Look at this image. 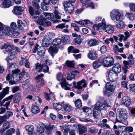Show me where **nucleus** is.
Wrapping results in <instances>:
<instances>
[{
  "label": "nucleus",
  "mask_w": 135,
  "mask_h": 135,
  "mask_svg": "<svg viewBox=\"0 0 135 135\" xmlns=\"http://www.w3.org/2000/svg\"><path fill=\"white\" fill-rule=\"evenodd\" d=\"M71 27L74 28V30L78 32L79 30V27L75 23H72L71 24Z\"/></svg>",
  "instance_id": "obj_51"
},
{
  "label": "nucleus",
  "mask_w": 135,
  "mask_h": 135,
  "mask_svg": "<svg viewBox=\"0 0 135 135\" xmlns=\"http://www.w3.org/2000/svg\"><path fill=\"white\" fill-rule=\"evenodd\" d=\"M54 128V126L53 125H50L46 127V129L47 130V133L48 134L50 133V131L53 128Z\"/></svg>",
  "instance_id": "obj_53"
},
{
  "label": "nucleus",
  "mask_w": 135,
  "mask_h": 135,
  "mask_svg": "<svg viewBox=\"0 0 135 135\" xmlns=\"http://www.w3.org/2000/svg\"><path fill=\"white\" fill-rule=\"evenodd\" d=\"M105 83H107L106 84L105 87L106 90H111L112 91L115 89V88L113 85L108 83V82H106L105 81Z\"/></svg>",
  "instance_id": "obj_34"
},
{
  "label": "nucleus",
  "mask_w": 135,
  "mask_h": 135,
  "mask_svg": "<svg viewBox=\"0 0 135 135\" xmlns=\"http://www.w3.org/2000/svg\"><path fill=\"white\" fill-rule=\"evenodd\" d=\"M130 90L132 92H135V84H130L129 85Z\"/></svg>",
  "instance_id": "obj_55"
},
{
  "label": "nucleus",
  "mask_w": 135,
  "mask_h": 135,
  "mask_svg": "<svg viewBox=\"0 0 135 135\" xmlns=\"http://www.w3.org/2000/svg\"><path fill=\"white\" fill-rule=\"evenodd\" d=\"M17 25L19 28L21 30L24 29L25 27V24L21 20H18V21Z\"/></svg>",
  "instance_id": "obj_37"
},
{
  "label": "nucleus",
  "mask_w": 135,
  "mask_h": 135,
  "mask_svg": "<svg viewBox=\"0 0 135 135\" xmlns=\"http://www.w3.org/2000/svg\"><path fill=\"white\" fill-rule=\"evenodd\" d=\"M56 78L57 80L60 81L61 82L65 81V77L63 76L61 73H58L56 75Z\"/></svg>",
  "instance_id": "obj_32"
},
{
  "label": "nucleus",
  "mask_w": 135,
  "mask_h": 135,
  "mask_svg": "<svg viewBox=\"0 0 135 135\" xmlns=\"http://www.w3.org/2000/svg\"><path fill=\"white\" fill-rule=\"evenodd\" d=\"M61 42V40L59 38H56L53 41V44L55 46H56L60 45Z\"/></svg>",
  "instance_id": "obj_39"
},
{
  "label": "nucleus",
  "mask_w": 135,
  "mask_h": 135,
  "mask_svg": "<svg viewBox=\"0 0 135 135\" xmlns=\"http://www.w3.org/2000/svg\"><path fill=\"white\" fill-rule=\"evenodd\" d=\"M9 30V28L8 26L4 25L0 22V35L4 36L6 35L7 32H9L7 31Z\"/></svg>",
  "instance_id": "obj_7"
},
{
  "label": "nucleus",
  "mask_w": 135,
  "mask_h": 135,
  "mask_svg": "<svg viewBox=\"0 0 135 135\" xmlns=\"http://www.w3.org/2000/svg\"><path fill=\"white\" fill-rule=\"evenodd\" d=\"M73 87H74L75 88L79 90L82 89V88L80 85L78 81L76 83L75 81H74L73 83Z\"/></svg>",
  "instance_id": "obj_43"
},
{
  "label": "nucleus",
  "mask_w": 135,
  "mask_h": 135,
  "mask_svg": "<svg viewBox=\"0 0 135 135\" xmlns=\"http://www.w3.org/2000/svg\"><path fill=\"white\" fill-rule=\"evenodd\" d=\"M110 70L113 71L114 73L118 74V73L120 72L121 70L120 65L117 63L115 64L112 68V70Z\"/></svg>",
  "instance_id": "obj_21"
},
{
  "label": "nucleus",
  "mask_w": 135,
  "mask_h": 135,
  "mask_svg": "<svg viewBox=\"0 0 135 135\" xmlns=\"http://www.w3.org/2000/svg\"><path fill=\"white\" fill-rule=\"evenodd\" d=\"M42 64H39L38 63L35 64L36 68L33 69L36 70L37 71L40 72L42 70Z\"/></svg>",
  "instance_id": "obj_41"
},
{
  "label": "nucleus",
  "mask_w": 135,
  "mask_h": 135,
  "mask_svg": "<svg viewBox=\"0 0 135 135\" xmlns=\"http://www.w3.org/2000/svg\"><path fill=\"white\" fill-rule=\"evenodd\" d=\"M74 7L72 4L67 2L65 5V10L66 13L71 14L74 11Z\"/></svg>",
  "instance_id": "obj_10"
},
{
  "label": "nucleus",
  "mask_w": 135,
  "mask_h": 135,
  "mask_svg": "<svg viewBox=\"0 0 135 135\" xmlns=\"http://www.w3.org/2000/svg\"><path fill=\"white\" fill-rule=\"evenodd\" d=\"M48 51L50 54H56L58 52V50L56 47L51 46L49 48Z\"/></svg>",
  "instance_id": "obj_33"
},
{
  "label": "nucleus",
  "mask_w": 135,
  "mask_h": 135,
  "mask_svg": "<svg viewBox=\"0 0 135 135\" xmlns=\"http://www.w3.org/2000/svg\"><path fill=\"white\" fill-rule=\"evenodd\" d=\"M66 126H64L63 128L64 130V135H67L68 134V131L69 130V128L66 127Z\"/></svg>",
  "instance_id": "obj_64"
},
{
  "label": "nucleus",
  "mask_w": 135,
  "mask_h": 135,
  "mask_svg": "<svg viewBox=\"0 0 135 135\" xmlns=\"http://www.w3.org/2000/svg\"><path fill=\"white\" fill-rule=\"evenodd\" d=\"M11 28L9 27H8L9 28V30L7 31L9 32L8 33L7 32L6 35H7L9 36H12L13 35L15 36H17L19 34V28L17 27L16 23L14 22H12L10 24Z\"/></svg>",
  "instance_id": "obj_4"
},
{
  "label": "nucleus",
  "mask_w": 135,
  "mask_h": 135,
  "mask_svg": "<svg viewBox=\"0 0 135 135\" xmlns=\"http://www.w3.org/2000/svg\"><path fill=\"white\" fill-rule=\"evenodd\" d=\"M10 125L11 124L9 121H6L4 122L2 126L3 128L0 129V132L1 133V134H3L6 129L9 128Z\"/></svg>",
  "instance_id": "obj_18"
},
{
  "label": "nucleus",
  "mask_w": 135,
  "mask_h": 135,
  "mask_svg": "<svg viewBox=\"0 0 135 135\" xmlns=\"http://www.w3.org/2000/svg\"><path fill=\"white\" fill-rule=\"evenodd\" d=\"M51 25V23L46 19H44V22L43 25V26H49Z\"/></svg>",
  "instance_id": "obj_60"
},
{
  "label": "nucleus",
  "mask_w": 135,
  "mask_h": 135,
  "mask_svg": "<svg viewBox=\"0 0 135 135\" xmlns=\"http://www.w3.org/2000/svg\"><path fill=\"white\" fill-rule=\"evenodd\" d=\"M15 132V130L14 128H11L7 131L5 135H12Z\"/></svg>",
  "instance_id": "obj_45"
},
{
  "label": "nucleus",
  "mask_w": 135,
  "mask_h": 135,
  "mask_svg": "<svg viewBox=\"0 0 135 135\" xmlns=\"http://www.w3.org/2000/svg\"><path fill=\"white\" fill-rule=\"evenodd\" d=\"M114 31V28L111 25H108L106 26L104 32H105L109 34H111Z\"/></svg>",
  "instance_id": "obj_31"
},
{
  "label": "nucleus",
  "mask_w": 135,
  "mask_h": 135,
  "mask_svg": "<svg viewBox=\"0 0 135 135\" xmlns=\"http://www.w3.org/2000/svg\"><path fill=\"white\" fill-rule=\"evenodd\" d=\"M74 103L76 107H80L82 105V103L80 99H78L75 100L74 102Z\"/></svg>",
  "instance_id": "obj_40"
},
{
  "label": "nucleus",
  "mask_w": 135,
  "mask_h": 135,
  "mask_svg": "<svg viewBox=\"0 0 135 135\" xmlns=\"http://www.w3.org/2000/svg\"><path fill=\"white\" fill-rule=\"evenodd\" d=\"M13 114V113L11 111H7L6 114L5 115V116L7 119H9L10 117L12 116Z\"/></svg>",
  "instance_id": "obj_57"
},
{
  "label": "nucleus",
  "mask_w": 135,
  "mask_h": 135,
  "mask_svg": "<svg viewBox=\"0 0 135 135\" xmlns=\"http://www.w3.org/2000/svg\"><path fill=\"white\" fill-rule=\"evenodd\" d=\"M12 6L11 2L9 0H5L1 4L0 7L2 8H8Z\"/></svg>",
  "instance_id": "obj_22"
},
{
  "label": "nucleus",
  "mask_w": 135,
  "mask_h": 135,
  "mask_svg": "<svg viewBox=\"0 0 135 135\" xmlns=\"http://www.w3.org/2000/svg\"><path fill=\"white\" fill-rule=\"evenodd\" d=\"M44 94L45 97L47 100H49L52 97H54V95L51 93L48 94L46 93H45Z\"/></svg>",
  "instance_id": "obj_52"
},
{
  "label": "nucleus",
  "mask_w": 135,
  "mask_h": 135,
  "mask_svg": "<svg viewBox=\"0 0 135 135\" xmlns=\"http://www.w3.org/2000/svg\"><path fill=\"white\" fill-rule=\"evenodd\" d=\"M128 81H121V84L122 87L124 88H126L127 89H128L127 86Z\"/></svg>",
  "instance_id": "obj_56"
},
{
  "label": "nucleus",
  "mask_w": 135,
  "mask_h": 135,
  "mask_svg": "<svg viewBox=\"0 0 135 135\" xmlns=\"http://www.w3.org/2000/svg\"><path fill=\"white\" fill-rule=\"evenodd\" d=\"M55 17L57 19H60L61 18L60 14L58 12L57 10H55L54 11Z\"/></svg>",
  "instance_id": "obj_59"
},
{
  "label": "nucleus",
  "mask_w": 135,
  "mask_h": 135,
  "mask_svg": "<svg viewBox=\"0 0 135 135\" xmlns=\"http://www.w3.org/2000/svg\"><path fill=\"white\" fill-rule=\"evenodd\" d=\"M45 128L46 127L44 124L42 123L40 124L37 127V132L40 134H43L45 131Z\"/></svg>",
  "instance_id": "obj_20"
},
{
  "label": "nucleus",
  "mask_w": 135,
  "mask_h": 135,
  "mask_svg": "<svg viewBox=\"0 0 135 135\" xmlns=\"http://www.w3.org/2000/svg\"><path fill=\"white\" fill-rule=\"evenodd\" d=\"M131 102V100L128 97H124L122 99V103L127 106H129Z\"/></svg>",
  "instance_id": "obj_27"
},
{
  "label": "nucleus",
  "mask_w": 135,
  "mask_h": 135,
  "mask_svg": "<svg viewBox=\"0 0 135 135\" xmlns=\"http://www.w3.org/2000/svg\"><path fill=\"white\" fill-rule=\"evenodd\" d=\"M62 88L66 90H70L71 89L72 87L71 86L72 84L70 85L67 83L66 81L64 82H62L60 83Z\"/></svg>",
  "instance_id": "obj_23"
},
{
  "label": "nucleus",
  "mask_w": 135,
  "mask_h": 135,
  "mask_svg": "<svg viewBox=\"0 0 135 135\" xmlns=\"http://www.w3.org/2000/svg\"><path fill=\"white\" fill-rule=\"evenodd\" d=\"M99 40L98 38L93 39L90 40L88 42V45L91 46L98 45L99 42Z\"/></svg>",
  "instance_id": "obj_24"
},
{
  "label": "nucleus",
  "mask_w": 135,
  "mask_h": 135,
  "mask_svg": "<svg viewBox=\"0 0 135 135\" xmlns=\"http://www.w3.org/2000/svg\"><path fill=\"white\" fill-rule=\"evenodd\" d=\"M74 22L77 23L82 25H86L88 26H90L92 25V22L88 20L81 21H75Z\"/></svg>",
  "instance_id": "obj_16"
},
{
  "label": "nucleus",
  "mask_w": 135,
  "mask_h": 135,
  "mask_svg": "<svg viewBox=\"0 0 135 135\" xmlns=\"http://www.w3.org/2000/svg\"><path fill=\"white\" fill-rule=\"evenodd\" d=\"M117 113L119 115V120L116 119L115 123L118 122L122 123L124 124H127V111L124 108H120L117 110Z\"/></svg>",
  "instance_id": "obj_3"
},
{
  "label": "nucleus",
  "mask_w": 135,
  "mask_h": 135,
  "mask_svg": "<svg viewBox=\"0 0 135 135\" xmlns=\"http://www.w3.org/2000/svg\"><path fill=\"white\" fill-rule=\"evenodd\" d=\"M44 15L46 18L49 20L52 18L54 17V16L52 13H44Z\"/></svg>",
  "instance_id": "obj_47"
},
{
  "label": "nucleus",
  "mask_w": 135,
  "mask_h": 135,
  "mask_svg": "<svg viewBox=\"0 0 135 135\" xmlns=\"http://www.w3.org/2000/svg\"><path fill=\"white\" fill-rule=\"evenodd\" d=\"M65 110L67 112H69L72 110L71 106L68 104H65L64 107Z\"/></svg>",
  "instance_id": "obj_38"
},
{
  "label": "nucleus",
  "mask_w": 135,
  "mask_h": 135,
  "mask_svg": "<svg viewBox=\"0 0 135 135\" xmlns=\"http://www.w3.org/2000/svg\"><path fill=\"white\" fill-rule=\"evenodd\" d=\"M101 58L99 59L97 61H94L93 63V67L94 69H96L100 66L102 64Z\"/></svg>",
  "instance_id": "obj_29"
},
{
  "label": "nucleus",
  "mask_w": 135,
  "mask_h": 135,
  "mask_svg": "<svg viewBox=\"0 0 135 135\" xmlns=\"http://www.w3.org/2000/svg\"><path fill=\"white\" fill-rule=\"evenodd\" d=\"M26 130L27 131L28 133H31L34 130V127L31 125H29L26 126L25 127Z\"/></svg>",
  "instance_id": "obj_35"
},
{
  "label": "nucleus",
  "mask_w": 135,
  "mask_h": 135,
  "mask_svg": "<svg viewBox=\"0 0 135 135\" xmlns=\"http://www.w3.org/2000/svg\"><path fill=\"white\" fill-rule=\"evenodd\" d=\"M108 76L109 80L112 82L114 81L118 78V74L110 70L108 72Z\"/></svg>",
  "instance_id": "obj_8"
},
{
  "label": "nucleus",
  "mask_w": 135,
  "mask_h": 135,
  "mask_svg": "<svg viewBox=\"0 0 135 135\" xmlns=\"http://www.w3.org/2000/svg\"><path fill=\"white\" fill-rule=\"evenodd\" d=\"M73 37H76L74 39L75 42L78 44H80L83 40V37L82 36L78 35L76 33H73L72 34Z\"/></svg>",
  "instance_id": "obj_14"
},
{
  "label": "nucleus",
  "mask_w": 135,
  "mask_h": 135,
  "mask_svg": "<svg viewBox=\"0 0 135 135\" xmlns=\"http://www.w3.org/2000/svg\"><path fill=\"white\" fill-rule=\"evenodd\" d=\"M31 112L34 114H37L40 112V109L38 106L33 104L31 108Z\"/></svg>",
  "instance_id": "obj_28"
},
{
  "label": "nucleus",
  "mask_w": 135,
  "mask_h": 135,
  "mask_svg": "<svg viewBox=\"0 0 135 135\" xmlns=\"http://www.w3.org/2000/svg\"><path fill=\"white\" fill-rule=\"evenodd\" d=\"M83 110L84 112L86 113H87L88 114L92 113V111L91 109L87 107L84 108L83 109Z\"/></svg>",
  "instance_id": "obj_54"
},
{
  "label": "nucleus",
  "mask_w": 135,
  "mask_h": 135,
  "mask_svg": "<svg viewBox=\"0 0 135 135\" xmlns=\"http://www.w3.org/2000/svg\"><path fill=\"white\" fill-rule=\"evenodd\" d=\"M51 38L48 35L44 36L42 40V45L44 47H48L50 44Z\"/></svg>",
  "instance_id": "obj_11"
},
{
  "label": "nucleus",
  "mask_w": 135,
  "mask_h": 135,
  "mask_svg": "<svg viewBox=\"0 0 135 135\" xmlns=\"http://www.w3.org/2000/svg\"><path fill=\"white\" fill-rule=\"evenodd\" d=\"M26 60H28L27 59L23 58L22 57L21 58V60L19 62V64L20 65H22L24 64L25 65L26 64Z\"/></svg>",
  "instance_id": "obj_61"
},
{
  "label": "nucleus",
  "mask_w": 135,
  "mask_h": 135,
  "mask_svg": "<svg viewBox=\"0 0 135 135\" xmlns=\"http://www.w3.org/2000/svg\"><path fill=\"white\" fill-rule=\"evenodd\" d=\"M77 126L78 128L79 133L81 134L84 133L85 130V127L81 125H78Z\"/></svg>",
  "instance_id": "obj_44"
},
{
  "label": "nucleus",
  "mask_w": 135,
  "mask_h": 135,
  "mask_svg": "<svg viewBox=\"0 0 135 135\" xmlns=\"http://www.w3.org/2000/svg\"><path fill=\"white\" fill-rule=\"evenodd\" d=\"M37 84L41 86H43L45 84V82L43 79L41 80H38L37 81Z\"/></svg>",
  "instance_id": "obj_62"
},
{
  "label": "nucleus",
  "mask_w": 135,
  "mask_h": 135,
  "mask_svg": "<svg viewBox=\"0 0 135 135\" xmlns=\"http://www.w3.org/2000/svg\"><path fill=\"white\" fill-rule=\"evenodd\" d=\"M24 10V8L18 6H16L13 10L16 14L20 15L21 14L22 11Z\"/></svg>",
  "instance_id": "obj_26"
},
{
  "label": "nucleus",
  "mask_w": 135,
  "mask_h": 135,
  "mask_svg": "<svg viewBox=\"0 0 135 135\" xmlns=\"http://www.w3.org/2000/svg\"><path fill=\"white\" fill-rule=\"evenodd\" d=\"M36 52V51L38 55L40 56H43L45 52V49L43 47H41L38 45H37L35 48Z\"/></svg>",
  "instance_id": "obj_12"
},
{
  "label": "nucleus",
  "mask_w": 135,
  "mask_h": 135,
  "mask_svg": "<svg viewBox=\"0 0 135 135\" xmlns=\"http://www.w3.org/2000/svg\"><path fill=\"white\" fill-rule=\"evenodd\" d=\"M5 49V50H4L3 51L5 54H6L7 52H11L13 51L14 47L13 46L8 44H4L2 46V49Z\"/></svg>",
  "instance_id": "obj_9"
},
{
  "label": "nucleus",
  "mask_w": 135,
  "mask_h": 135,
  "mask_svg": "<svg viewBox=\"0 0 135 135\" xmlns=\"http://www.w3.org/2000/svg\"><path fill=\"white\" fill-rule=\"evenodd\" d=\"M110 42L112 43L114 42V40L113 38H107L104 40V42L107 45L109 44L110 43Z\"/></svg>",
  "instance_id": "obj_49"
},
{
  "label": "nucleus",
  "mask_w": 135,
  "mask_h": 135,
  "mask_svg": "<svg viewBox=\"0 0 135 135\" xmlns=\"http://www.w3.org/2000/svg\"><path fill=\"white\" fill-rule=\"evenodd\" d=\"M129 7L131 11L135 12V3H130L129 4Z\"/></svg>",
  "instance_id": "obj_58"
},
{
  "label": "nucleus",
  "mask_w": 135,
  "mask_h": 135,
  "mask_svg": "<svg viewBox=\"0 0 135 135\" xmlns=\"http://www.w3.org/2000/svg\"><path fill=\"white\" fill-rule=\"evenodd\" d=\"M66 63L68 66L70 68L74 67L75 65V63L73 61H67L66 62Z\"/></svg>",
  "instance_id": "obj_50"
},
{
  "label": "nucleus",
  "mask_w": 135,
  "mask_h": 135,
  "mask_svg": "<svg viewBox=\"0 0 135 135\" xmlns=\"http://www.w3.org/2000/svg\"><path fill=\"white\" fill-rule=\"evenodd\" d=\"M18 73L16 72L12 73V74H8L6 76V79L9 81L10 84L11 85L15 84L17 81L22 82L23 80H25L26 78L29 77L28 73L24 69H23L22 72L19 74Z\"/></svg>",
  "instance_id": "obj_2"
},
{
  "label": "nucleus",
  "mask_w": 135,
  "mask_h": 135,
  "mask_svg": "<svg viewBox=\"0 0 135 135\" xmlns=\"http://www.w3.org/2000/svg\"><path fill=\"white\" fill-rule=\"evenodd\" d=\"M113 91L108 90H104L103 91L104 95L109 96L112 95Z\"/></svg>",
  "instance_id": "obj_46"
},
{
  "label": "nucleus",
  "mask_w": 135,
  "mask_h": 135,
  "mask_svg": "<svg viewBox=\"0 0 135 135\" xmlns=\"http://www.w3.org/2000/svg\"><path fill=\"white\" fill-rule=\"evenodd\" d=\"M99 28V31H104L106 27V23L104 18L101 21V23L98 24Z\"/></svg>",
  "instance_id": "obj_19"
},
{
  "label": "nucleus",
  "mask_w": 135,
  "mask_h": 135,
  "mask_svg": "<svg viewBox=\"0 0 135 135\" xmlns=\"http://www.w3.org/2000/svg\"><path fill=\"white\" fill-rule=\"evenodd\" d=\"M8 65V69L10 71H12V73L16 72L19 73L20 71L19 69H15V66L16 65L15 64H10L8 61L7 62Z\"/></svg>",
  "instance_id": "obj_15"
},
{
  "label": "nucleus",
  "mask_w": 135,
  "mask_h": 135,
  "mask_svg": "<svg viewBox=\"0 0 135 135\" xmlns=\"http://www.w3.org/2000/svg\"><path fill=\"white\" fill-rule=\"evenodd\" d=\"M62 39L63 41L65 42H68L69 41L70 38L68 36L65 35L62 37Z\"/></svg>",
  "instance_id": "obj_63"
},
{
  "label": "nucleus",
  "mask_w": 135,
  "mask_h": 135,
  "mask_svg": "<svg viewBox=\"0 0 135 135\" xmlns=\"http://www.w3.org/2000/svg\"><path fill=\"white\" fill-rule=\"evenodd\" d=\"M32 2V5L35 7H36L37 9V11H35L34 10L33 8L30 6L29 8V11L30 15L33 16L34 18L36 19L38 18L37 16H35V15H38L40 13V11L39 10L40 7L38 3L39 2V0H33Z\"/></svg>",
  "instance_id": "obj_5"
},
{
  "label": "nucleus",
  "mask_w": 135,
  "mask_h": 135,
  "mask_svg": "<svg viewBox=\"0 0 135 135\" xmlns=\"http://www.w3.org/2000/svg\"><path fill=\"white\" fill-rule=\"evenodd\" d=\"M53 108L57 110H60L62 108V105L59 103H54L53 104Z\"/></svg>",
  "instance_id": "obj_36"
},
{
  "label": "nucleus",
  "mask_w": 135,
  "mask_h": 135,
  "mask_svg": "<svg viewBox=\"0 0 135 135\" xmlns=\"http://www.w3.org/2000/svg\"><path fill=\"white\" fill-rule=\"evenodd\" d=\"M126 16L131 21H133L134 19V17L133 14L127 12L126 15Z\"/></svg>",
  "instance_id": "obj_48"
},
{
  "label": "nucleus",
  "mask_w": 135,
  "mask_h": 135,
  "mask_svg": "<svg viewBox=\"0 0 135 135\" xmlns=\"http://www.w3.org/2000/svg\"><path fill=\"white\" fill-rule=\"evenodd\" d=\"M12 97L13 96L11 95L4 99L1 103V106L6 107V106H9Z\"/></svg>",
  "instance_id": "obj_13"
},
{
  "label": "nucleus",
  "mask_w": 135,
  "mask_h": 135,
  "mask_svg": "<svg viewBox=\"0 0 135 135\" xmlns=\"http://www.w3.org/2000/svg\"><path fill=\"white\" fill-rule=\"evenodd\" d=\"M94 109L95 110H97V111L100 112L101 110L105 109V107L102 103L98 101L95 105Z\"/></svg>",
  "instance_id": "obj_17"
},
{
  "label": "nucleus",
  "mask_w": 135,
  "mask_h": 135,
  "mask_svg": "<svg viewBox=\"0 0 135 135\" xmlns=\"http://www.w3.org/2000/svg\"><path fill=\"white\" fill-rule=\"evenodd\" d=\"M42 70L45 73H47L49 71V68L48 66L44 63L42 65Z\"/></svg>",
  "instance_id": "obj_42"
},
{
  "label": "nucleus",
  "mask_w": 135,
  "mask_h": 135,
  "mask_svg": "<svg viewBox=\"0 0 135 135\" xmlns=\"http://www.w3.org/2000/svg\"><path fill=\"white\" fill-rule=\"evenodd\" d=\"M98 56V55L95 51H93L88 54V58L92 60H94L97 59Z\"/></svg>",
  "instance_id": "obj_30"
},
{
  "label": "nucleus",
  "mask_w": 135,
  "mask_h": 135,
  "mask_svg": "<svg viewBox=\"0 0 135 135\" xmlns=\"http://www.w3.org/2000/svg\"><path fill=\"white\" fill-rule=\"evenodd\" d=\"M16 53L14 51L10 52L7 57L6 59L7 62H8L9 60H12L16 57Z\"/></svg>",
  "instance_id": "obj_25"
},
{
  "label": "nucleus",
  "mask_w": 135,
  "mask_h": 135,
  "mask_svg": "<svg viewBox=\"0 0 135 135\" xmlns=\"http://www.w3.org/2000/svg\"><path fill=\"white\" fill-rule=\"evenodd\" d=\"M101 61L104 66L106 67L111 66L114 62V59L111 57H107L104 59H101Z\"/></svg>",
  "instance_id": "obj_6"
},
{
  "label": "nucleus",
  "mask_w": 135,
  "mask_h": 135,
  "mask_svg": "<svg viewBox=\"0 0 135 135\" xmlns=\"http://www.w3.org/2000/svg\"><path fill=\"white\" fill-rule=\"evenodd\" d=\"M110 16L112 20L118 22L115 25L117 28L123 29L125 27L124 22L122 21L124 19V15L118 9L112 10L110 12Z\"/></svg>",
  "instance_id": "obj_1"
}]
</instances>
